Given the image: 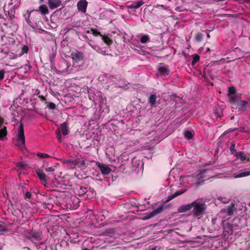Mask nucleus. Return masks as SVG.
<instances>
[{
    "instance_id": "f257e3e1",
    "label": "nucleus",
    "mask_w": 250,
    "mask_h": 250,
    "mask_svg": "<svg viewBox=\"0 0 250 250\" xmlns=\"http://www.w3.org/2000/svg\"><path fill=\"white\" fill-rule=\"evenodd\" d=\"M191 208V214L199 219L205 214L207 207L203 198H199L188 204V210Z\"/></svg>"
},
{
    "instance_id": "f03ea898",
    "label": "nucleus",
    "mask_w": 250,
    "mask_h": 250,
    "mask_svg": "<svg viewBox=\"0 0 250 250\" xmlns=\"http://www.w3.org/2000/svg\"><path fill=\"white\" fill-rule=\"evenodd\" d=\"M27 13L28 16L25 18L26 21L32 28H35L41 22L42 15L38 10H33L30 12L27 11Z\"/></svg>"
},
{
    "instance_id": "7ed1b4c3",
    "label": "nucleus",
    "mask_w": 250,
    "mask_h": 250,
    "mask_svg": "<svg viewBox=\"0 0 250 250\" xmlns=\"http://www.w3.org/2000/svg\"><path fill=\"white\" fill-rule=\"evenodd\" d=\"M17 146L21 149L25 147V136L24 135L23 125L22 123L20 124L17 134Z\"/></svg>"
},
{
    "instance_id": "20e7f679",
    "label": "nucleus",
    "mask_w": 250,
    "mask_h": 250,
    "mask_svg": "<svg viewBox=\"0 0 250 250\" xmlns=\"http://www.w3.org/2000/svg\"><path fill=\"white\" fill-rule=\"evenodd\" d=\"M232 104L236 106L239 111L244 112L246 110V106L248 103L246 101H244L240 99L239 97H237L234 99V101L230 102Z\"/></svg>"
},
{
    "instance_id": "39448f33",
    "label": "nucleus",
    "mask_w": 250,
    "mask_h": 250,
    "mask_svg": "<svg viewBox=\"0 0 250 250\" xmlns=\"http://www.w3.org/2000/svg\"><path fill=\"white\" fill-rule=\"evenodd\" d=\"M86 193L87 194L86 197L93 198L96 195L95 192L93 190H88L86 188L84 187H80L78 190V194L80 196H83Z\"/></svg>"
},
{
    "instance_id": "423d86ee",
    "label": "nucleus",
    "mask_w": 250,
    "mask_h": 250,
    "mask_svg": "<svg viewBox=\"0 0 250 250\" xmlns=\"http://www.w3.org/2000/svg\"><path fill=\"white\" fill-rule=\"evenodd\" d=\"M236 90L233 86H230L228 88V99L229 103L234 101V99L238 97L235 95Z\"/></svg>"
},
{
    "instance_id": "0eeeda50",
    "label": "nucleus",
    "mask_w": 250,
    "mask_h": 250,
    "mask_svg": "<svg viewBox=\"0 0 250 250\" xmlns=\"http://www.w3.org/2000/svg\"><path fill=\"white\" fill-rule=\"evenodd\" d=\"M71 56L72 60L76 62L83 61L84 57L83 53L77 50L73 52L71 54Z\"/></svg>"
},
{
    "instance_id": "6e6552de",
    "label": "nucleus",
    "mask_w": 250,
    "mask_h": 250,
    "mask_svg": "<svg viewBox=\"0 0 250 250\" xmlns=\"http://www.w3.org/2000/svg\"><path fill=\"white\" fill-rule=\"evenodd\" d=\"M96 165L100 169L102 173L104 175L108 174L111 171V168L106 165L101 164L100 162H96Z\"/></svg>"
},
{
    "instance_id": "1a4fd4ad",
    "label": "nucleus",
    "mask_w": 250,
    "mask_h": 250,
    "mask_svg": "<svg viewBox=\"0 0 250 250\" xmlns=\"http://www.w3.org/2000/svg\"><path fill=\"white\" fill-rule=\"evenodd\" d=\"M163 210V206L160 207L156 209H154L150 213H149L148 215H146L142 217V219L143 220H148L156 215L158 214L161 213Z\"/></svg>"
},
{
    "instance_id": "9d476101",
    "label": "nucleus",
    "mask_w": 250,
    "mask_h": 250,
    "mask_svg": "<svg viewBox=\"0 0 250 250\" xmlns=\"http://www.w3.org/2000/svg\"><path fill=\"white\" fill-rule=\"evenodd\" d=\"M158 70L161 75L166 76L169 74V70L167 65L160 64L158 66Z\"/></svg>"
},
{
    "instance_id": "9b49d317",
    "label": "nucleus",
    "mask_w": 250,
    "mask_h": 250,
    "mask_svg": "<svg viewBox=\"0 0 250 250\" xmlns=\"http://www.w3.org/2000/svg\"><path fill=\"white\" fill-rule=\"evenodd\" d=\"M87 2L86 0H81L77 3L78 9L83 13H85L86 10Z\"/></svg>"
},
{
    "instance_id": "f8f14e48",
    "label": "nucleus",
    "mask_w": 250,
    "mask_h": 250,
    "mask_svg": "<svg viewBox=\"0 0 250 250\" xmlns=\"http://www.w3.org/2000/svg\"><path fill=\"white\" fill-rule=\"evenodd\" d=\"M62 3L61 0H48V4L51 9L58 8Z\"/></svg>"
},
{
    "instance_id": "ddd939ff",
    "label": "nucleus",
    "mask_w": 250,
    "mask_h": 250,
    "mask_svg": "<svg viewBox=\"0 0 250 250\" xmlns=\"http://www.w3.org/2000/svg\"><path fill=\"white\" fill-rule=\"evenodd\" d=\"M224 229L228 234H232L233 233V226L230 223H226L224 226Z\"/></svg>"
},
{
    "instance_id": "4468645a",
    "label": "nucleus",
    "mask_w": 250,
    "mask_h": 250,
    "mask_svg": "<svg viewBox=\"0 0 250 250\" xmlns=\"http://www.w3.org/2000/svg\"><path fill=\"white\" fill-rule=\"evenodd\" d=\"M235 156L239 158L242 162H244L245 161H247V162L250 161V158L249 156H247L245 155L244 152L243 151L238 152Z\"/></svg>"
},
{
    "instance_id": "2eb2a0df",
    "label": "nucleus",
    "mask_w": 250,
    "mask_h": 250,
    "mask_svg": "<svg viewBox=\"0 0 250 250\" xmlns=\"http://www.w3.org/2000/svg\"><path fill=\"white\" fill-rule=\"evenodd\" d=\"M186 191V189H183L181 190L178 191L174 193L169 195L166 200V202H169L170 200H172L174 198L176 197L177 196L183 194V193L185 192Z\"/></svg>"
},
{
    "instance_id": "dca6fc26",
    "label": "nucleus",
    "mask_w": 250,
    "mask_h": 250,
    "mask_svg": "<svg viewBox=\"0 0 250 250\" xmlns=\"http://www.w3.org/2000/svg\"><path fill=\"white\" fill-rule=\"evenodd\" d=\"M186 191V189H183L181 190L178 191L174 193L169 195L166 200V202H169L170 200H172L174 198L176 197L177 196L183 194V193L185 192Z\"/></svg>"
},
{
    "instance_id": "f3484780",
    "label": "nucleus",
    "mask_w": 250,
    "mask_h": 250,
    "mask_svg": "<svg viewBox=\"0 0 250 250\" xmlns=\"http://www.w3.org/2000/svg\"><path fill=\"white\" fill-rule=\"evenodd\" d=\"M236 210V208L233 204L231 206H229L226 208L223 209V211L227 213L228 216L232 215L233 212Z\"/></svg>"
},
{
    "instance_id": "a211bd4d",
    "label": "nucleus",
    "mask_w": 250,
    "mask_h": 250,
    "mask_svg": "<svg viewBox=\"0 0 250 250\" xmlns=\"http://www.w3.org/2000/svg\"><path fill=\"white\" fill-rule=\"evenodd\" d=\"M37 174L41 181L43 183L45 184L47 183V179H46V175L43 172L42 170H39L37 171Z\"/></svg>"
},
{
    "instance_id": "6ab92c4d",
    "label": "nucleus",
    "mask_w": 250,
    "mask_h": 250,
    "mask_svg": "<svg viewBox=\"0 0 250 250\" xmlns=\"http://www.w3.org/2000/svg\"><path fill=\"white\" fill-rule=\"evenodd\" d=\"M3 122L2 119L0 118V125L2 124ZM6 128L4 127L3 128H1V125H0V140H2L3 138L6 135Z\"/></svg>"
},
{
    "instance_id": "aec40b11",
    "label": "nucleus",
    "mask_w": 250,
    "mask_h": 250,
    "mask_svg": "<svg viewBox=\"0 0 250 250\" xmlns=\"http://www.w3.org/2000/svg\"><path fill=\"white\" fill-rule=\"evenodd\" d=\"M61 129L63 135H66L68 134V124L66 122H64L61 125Z\"/></svg>"
},
{
    "instance_id": "412c9836",
    "label": "nucleus",
    "mask_w": 250,
    "mask_h": 250,
    "mask_svg": "<svg viewBox=\"0 0 250 250\" xmlns=\"http://www.w3.org/2000/svg\"><path fill=\"white\" fill-rule=\"evenodd\" d=\"M144 2L142 0H139L136 2H134L131 5H128V7L131 9H137L140 7L142 5L144 4Z\"/></svg>"
},
{
    "instance_id": "4be33fe9",
    "label": "nucleus",
    "mask_w": 250,
    "mask_h": 250,
    "mask_svg": "<svg viewBox=\"0 0 250 250\" xmlns=\"http://www.w3.org/2000/svg\"><path fill=\"white\" fill-rule=\"evenodd\" d=\"M191 57L192 58L191 65L192 66H194L196 63L199 61L200 58V56L197 54H194L192 55Z\"/></svg>"
},
{
    "instance_id": "5701e85b",
    "label": "nucleus",
    "mask_w": 250,
    "mask_h": 250,
    "mask_svg": "<svg viewBox=\"0 0 250 250\" xmlns=\"http://www.w3.org/2000/svg\"><path fill=\"white\" fill-rule=\"evenodd\" d=\"M98 80L103 83H107L108 80V76L106 74H101L99 77Z\"/></svg>"
},
{
    "instance_id": "b1692460",
    "label": "nucleus",
    "mask_w": 250,
    "mask_h": 250,
    "mask_svg": "<svg viewBox=\"0 0 250 250\" xmlns=\"http://www.w3.org/2000/svg\"><path fill=\"white\" fill-rule=\"evenodd\" d=\"M39 12H41L43 15L47 14L49 13V10L45 5H42L39 7Z\"/></svg>"
},
{
    "instance_id": "393cba45",
    "label": "nucleus",
    "mask_w": 250,
    "mask_h": 250,
    "mask_svg": "<svg viewBox=\"0 0 250 250\" xmlns=\"http://www.w3.org/2000/svg\"><path fill=\"white\" fill-rule=\"evenodd\" d=\"M249 175H250V171H247L241 172L239 174H235L234 175V177L235 178H239L248 176Z\"/></svg>"
},
{
    "instance_id": "a878e982",
    "label": "nucleus",
    "mask_w": 250,
    "mask_h": 250,
    "mask_svg": "<svg viewBox=\"0 0 250 250\" xmlns=\"http://www.w3.org/2000/svg\"><path fill=\"white\" fill-rule=\"evenodd\" d=\"M114 230L113 229H108L105 230L104 231L102 232L100 235L102 236H112L114 234Z\"/></svg>"
},
{
    "instance_id": "bb28decb",
    "label": "nucleus",
    "mask_w": 250,
    "mask_h": 250,
    "mask_svg": "<svg viewBox=\"0 0 250 250\" xmlns=\"http://www.w3.org/2000/svg\"><path fill=\"white\" fill-rule=\"evenodd\" d=\"M89 45H90L94 49L96 50L98 53L101 54H103L105 53V51L103 50V49L101 48L99 46L92 44L91 43L89 42L88 43Z\"/></svg>"
},
{
    "instance_id": "cd10ccee",
    "label": "nucleus",
    "mask_w": 250,
    "mask_h": 250,
    "mask_svg": "<svg viewBox=\"0 0 250 250\" xmlns=\"http://www.w3.org/2000/svg\"><path fill=\"white\" fill-rule=\"evenodd\" d=\"M205 34L201 33H198L195 36V40L197 42H201L205 37Z\"/></svg>"
},
{
    "instance_id": "c85d7f7f",
    "label": "nucleus",
    "mask_w": 250,
    "mask_h": 250,
    "mask_svg": "<svg viewBox=\"0 0 250 250\" xmlns=\"http://www.w3.org/2000/svg\"><path fill=\"white\" fill-rule=\"evenodd\" d=\"M156 96L155 95L151 94L148 98V103L151 105H154L156 103Z\"/></svg>"
},
{
    "instance_id": "c756f323",
    "label": "nucleus",
    "mask_w": 250,
    "mask_h": 250,
    "mask_svg": "<svg viewBox=\"0 0 250 250\" xmlns=\"http://www.w3.org/2000/svg\"><path fill=\"white\" fill-rule=\"evenodd\" d=\"M188 210V205H183L178 208L179 212H184Z\"/></svg>"
},
{
    "instance_id": "7c9ffc66",
    "label": "nucleus",
    "mask_w": 250,
    "mask_h": 250,
    "mask_svg": "<svg viewBox=\"0 0 250 250\" xmlns=\"http://www.w3.org/2000/svg\"><path fill=\"white\" fill-rule=\"evenodd\" d=\"M235 145L234 144H232L229 147V150L231 153L235 156L236 155V154L238 153L236 150L235 148Z\"/></svg>"
},
{
    "instance_id": "2f4dec72",
    "label": "nucleus",
    "mask_w": 250,
    "mask_h": 250,
    "mask_svg": "<svg viewBox=\"0 0 250 250\" xmlns=\"http://www.w3.org/2000/svg\"><path fill=\"white\" fill-rule=\"evenodd\" d=\"M64 163L65 164H72L74 165L78 164L77 160L76 159H69L66 160Z\"/></svg>"
},
{
    "instance_id": "473e14b6",
    "label": "nucleus",
    "mask_w": 250,
    "mask_h": 250,
    "mask_svg": "<svg viewBox=\"0 0 250 250\" xmlns=\"http://www.w3.org/2000/svg\"><path fill=\"white\" fill-rule=\"evenodd\" d=\"M149 38L148 36L145 35H143L141 37V38L140 39V42L141 43H146V42H147L148 41H149Z\"/></svg>"
},
{
    "instance_id": "72a5a7b5",
    "label": "nucleus",
    "mask_w": 250,
    "mask_h": 250,
    "mask_svg": "<svg viewBox=\"0 0 250 250\" xmlns=\"http://www.w3.org/2000/svg\"><path fill=\"white\" fill-rule=\"evenodd\" d=\"M37 156L40 158H46L50 157V156L46 153H42L41 152H38L37 153Z\"/></svg>"
},
{
    "instance_id": "f704fd0d",
    "label": "nucleus",
    "mask_w": 250,
    "mask_h": 250,
    "mask_svg": "<svg viewBox=\"0 0 250 250\" xmlns=\"http://www.w3.org/2000/svg\"><path fill=\"white\" fill-rule=\"evenodd\" d=\"M31 237L34 238L36 240H38L40 239V234L39 233H33L31 234Z\"/></svg>"
},
{
    "instance_id": "c9c22d12",
    "label": "nucleus",
    "mask_w": 250,
    "mask_h": 250,
    "mask_svg": "<svg viewBox=\"0 0 250 250\" xmlns=\"http://www.w3.org/2000/svg\"><path fill=\"white\" fill-rule=\"evenodd\" d=\"M47 107H48L50 109H54L56 108V106L54 103L50 102L47 104Z\"/></svg>"
},
{
    "instance_id": "e433bc0d",
    "label": "nucleus",
    "mask_w": 250,
    "mask_h": 250,
    "mask_svg": "<svg viewBox=\"0 0 250 250\" xmlns=\"http://www.w3.org/2000/svg\"><path fill=\"white\" fill-rule=\"evenodd\" d=\"M5 71L4 69L0 70V81H2L4 78Z\"/></svg>"
},
{
    "instance_id": "4c0bfd02",
    "label": "nucleus",
    "mask_w": 250,
    "mask_h": 250,
    "mask_svg": "<svg viewBox=\"0 0 250 250\" xmlns=\"http://www.w3.org/2000/svg\"><path fill=\"white\" fill-rule=\"evenodd\" d=\"M194 135V132L193 130H189L188 129V140L192 139Z\"/></svg>"
},
{
    "instance_id": "58836bf2",
    "label": "nucleus",
    "mask_w": 250,
    "mask_h": 250,
    "mask_svg": "<svg viewBox=\"0 0 250 250\" xmlns=\"http://www.w3.org/2000/svg\"><path fill=\"white\" fill-rule=\"evenodd\" d=\"M32 194L30 192L26 191L24 194V198L25 200L27 199H30L31 197Z\"/></svg>"
},
{
    "instance_id": "ea45409f",
    "label": "nucleus",
    "mask_w": 250,
    "mask_h": 250,
    "mask_svg": "<svg viewBox=\"0 0 250 250\" xmlns=\"http://www.w3.org/2000/svg\"><path fill=\"white\" fill-rule=\"evenodd\" d=\"M26 165V164L24 162H21L18 164V167L21 168H23Z\"/></svg>"
},
{
    "instance_id": "a19ab883",
    "label": "nucleus",
    "mask_w": 250,
    "mask_h": 250,
    "mask_svg": "<svg viewBox=\"0 0 250 250\" xmlns=\"http://www.w3.org/2000/svg\"><path fill=\"white\" fill-rule=\"evenodd\" d=\"M22 52L23 53H27L28 51V47L27 45H24L22 47Z\"/></svg>"
},
{
    "instance_id": "79ce46f5",
    "label": "nucleus",
    "mask_w": 250,
    "mask_h": 250,
    "mask_svg": "<svg viewBox=\"0 0 250 250\" xmlns=\"http://www.w3.org/2000/svg\"><path fill=\"white\" fill-rule=\"evenodd\" d=\"M92 31L93 35L95 36H97L98 35H99L100 34V33L99 32H98L94 29H92Z\"/></svg>"
},
{
    "instance_id": "37998d69",
    "label": "nucleus",
    "mask_w": 250,
    "mask_h": 250,
    "mask_svg": "<svg viewBox=\"0 0 250 250\" xmlns=\"http://www.w3.org/2000/svg\"><path fill=\"white\" fill-rule=\"evenodd\" d=\"M45 170L47 172H52L54 171V169L52 167H48L45 168Z\"/></svg>"
},
{
    "instance_id": "c03bdc74",
    "label": "nucleus",
    "mask_w": 250,
    "mask_h": 250,
    "mask_svg": "<svg viewBox=\"0 0 250 250\" xmlns=\"http://www.w3.org/2000/svg\"><path fill=\"white\" fill-rule=\"evenodd\" d=\"M63 64L65 66H66V69H64V70H62V72H67L68 71V68L69 67V65H68V63L66 62H63Z\"/></svg>"
},
{
    "instance_id": "a18cd8bd",
    "label": "nucleus",
    "mask_w": 250,
    "mask_h": 250,
    "mask_svg": "<svg viewBox=\"0 0 250 250\" xmlns=\"http://www.w3.org/2000/svg\"><path fill=\"white\" fill-rule=\"evenodd\" d=\"M57 138L58 139V140L59 141V142L62 141V136L60 132H59L58 134H57Z\"/></svg>"
},
{
    "instance_id": "49530a36",
    "label": "nucleus",
    "mask_w": 250,
    "mask_h": 250,
    "mask_svg": "<svg viewBox=\"0 0 250 250\" xmlns=\"http://www.w3.org/2000/svg\"><path fill=\"white\" fill-rule=\"evenodd\" d=\"M39 32H40V33H47V32H46L45 30H43V29H39Z\"/></svg>"
},
{
    "instance_id": "de8ad7c7",
    "label": "nucleus",
    "mask_w": 250,
    "mask_h": 250,
    "mask_svg": "<svg viewBox=\"0 0 250 250\" xmlns=\"http://www.w3.org/2000/svg\"><path fill=\"white\" fill-rule=\"evenodd\" d=\"M184 136L188 139V130H186L184 132Z\"/></svg>"
},
{
    "instance_id": "09e8293b",
    "label": "nucleus",
    "mask_w": 250,
    "mask_h": 250,
    "mask_svg": "<svg viewBox=\"0 0 250 250\" xmlns=\"http://www.w3.org/2000/svg\"><path fill=\"white\" fill-rule=\"evenodd\" d=\"M40 97L42 101H45L46 100V99L43 96H40Z\"/></svg>"
},
{
    "instance_id": "8fccbe9b",
    "label": "nucleus",
    "mask_w": 250,
    "mask_h": 250,
    "mask_svg": "<svg viewBox=\"0 0 250 250\" xmlns=\"http://www.w3.org/2000/svg\"><path fill=\"white\" fill-rule=\"evenodd\" d=\"M216 219H213H213H212V222L214 224H215V221H216Z\"/></svg>"
},
{
    "instance_id": "3c124183",
    "label": "nucleus",
    "mask_w": 250,
    "mask_h": 250,
    "mask_svg": "<svg viewBox=\"0 0 250 250\" xmlns=\"http://www.w3.org/2000/svg\"><path fill=\"white\" fill-rule=\"evenodd\" d=\"M209 51H210V49H209V48L208 47L206 50V52H209Z\"/></svg>"
},
{
    "instance_id": "603ef678",
    "label": "nucleus",
    "mask_w": 250,
    "mask_h": 250,
    "mask_svg": "<svg viewBox=\"0 0 250 250\" xmlns=\"http://www.w3.org/2000/svg\"><path fill=\"white\" fill-rule=\"evenodd\" d=\"M82 250H89L86 248H85L84 249H83Z\"/></svg>"
},
{
    "instance_id": "864d4df0",
    "label": "nucleus",
    "mask_w": 250,
    "mask_h": 250,
    "mask_svg": "<svg viewBox=\"0 0 250 250\" xmlns=\"http://www.w3.org/2000/svg\"><path fill=\"white\" fill-rule=\"evenodd\" d=\"M150 250H156V248H153Z\"/></svg>"
},
{
    "instance_id": "5fc2aeb1",
    "label": "nucleus",
    "mask_w": 250,
    "mask_h": 250,
    "mask_svg": "<svg viewBox=\"0 0 250 250\" xmlns=\"http://www.w3.org/2000/svg\"><path fill=\"white\" fill-rule=\"evenodd\" d=\"M183 54H184V55L185 56H186V53H185V52H183Z\"/></svg>"
},
{
    "instance_id": "6e6d98bb",
    "label": "nucleus",
    "mask_w": 250,
    "mask_h": 250,
    "mask_svg": "<svg viewBox=\"0 0 250 250\" xmlns=\"http://www.w3.org/2000/svg\"><path fill=\"white\" fill-rule=\"evenodd\" d=\"M207 37H208V38H209V37H210V36H209L208 34H207Z\"/></svg>"
},
{
    "instance_id": "4d7b16f0",
    "label": "nucleus",
    "mask_w": 250,
    "mask_h": 250,
    "mask_svg": "<svg viewBox=\"0 0 250 250\" xmlns=\"http://www.w3.org/2000/svg\"><path fill=\"white\" fill-rule=\"evenodd\" d=\"M225 0H218V1H224Z\"/></svg>"
},
{
    "instance_id": "13d9d810",
    "label": "nucleus",
    "mask_w": 250,
    "mask_h": 250,
    "mask_svg": "<svg viewBox=\"0 0 250 250\" xmlns=\"http://www.w3.org/2000/svg\"><path fill=\"white\" fill-rule=\"evenodd\" d=\"M233 118H234V116H232V117H231L230 119H233Z\"/></svg>"
},
{
    "instance_id": "bf43d9fd",
    "label": "nucleus",
    "mask_w": 250,
    "mask_h": 250,
    "mask_svg": "<svg viewBox=\"0 0 250 250\" xmlns=\"http://www.w3.org/2000/svg\"><path fill=\"white\" fill-rule=\"evenodd\" d=\"M40 0V2H42L43 1V0Z\"/></svg>"
},
{
    "instance_id": "052dcab7",
    "label": "nucleus",
    "mask_w": 250,
    "mask_h": 250,
    "mask_svg": "<svg viewBox=\"0 0 250 250\" xmlns=\"http://www.w3.org/2000/svg\"><path fill=\"white\" fill-rule=\"evenodd\" d=\"M197 183L198 184V185H200L201 184V183H200V182H198Z\"/></svg>"
},
{
    "instance_id": "680f3d73",
    "label": "nucleus",
    "mask_w": 250,
    "mask_h": 250,
    "mask_svg": "<svg viewBox=\"0 0 250 250\" xmlns=\"http://www.w3.org/2000/svg\"><path fill=\"white\" fill-rule=\"evenodd\" d=\"M250 206V204H249Z\"/></svg>"
}]
</instances>
